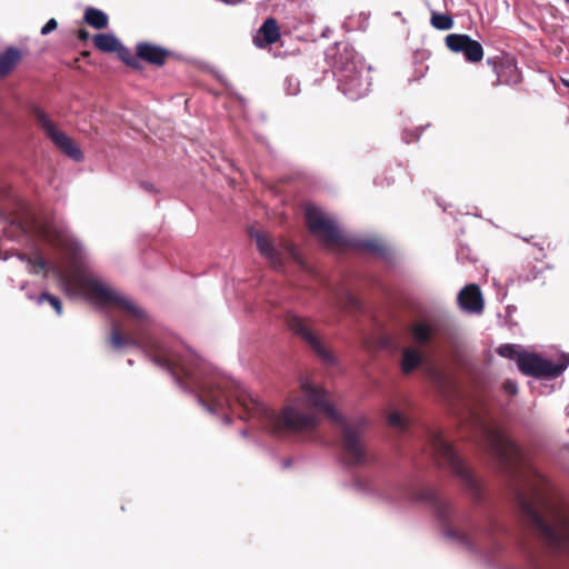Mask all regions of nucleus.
Segmentation results:
<instances>
[{
    "label": "nucleus",
    "instance_id": "obj_1",
    "mask_svg": "<svg viewBox=\"0 0 569 569\" xmlns=\"http://www.w3.org/2000/svg\"><path fill=\"white\" fill-rule=\"evenodd\" d=\"M38 233L59 252L61 261L49 264L36 254L26 260L29 271L49 269L69 296H83L102 307L119 309L122 319L110 325L112 348L141 349L157 366L168 370L183 390L197 391L199 402L210 413L222 416L226 423L231 421L230 412H234L240 419L258 420L274 435L310 432L318 427L322 412L338 425V411L327 391L307 378L300 381V395L278 415L234 379L207 373L194 355H181L160 337L153 319L141 306L89 269L84 248L66 227L47 221L39 226Z\"/></svg>",
    "mask_w": 569,
    "mask_h": 569
},
{
    "label": "nucleus",
    "instance_id": "obj_2",
    "mask_svg": "<svg viewBox=\"0 0 569 569\" xmlns=\"http://www.w3.org/2000/svg\"><path fill=\"white\" fill-rule=\"evenodd\" d=\"M546 480L529 467L523 476V488L517 490V502L531 527L551 547L569 552V515L552 505L543 493Z\"/></svg>",
    "mask_w": 569,
    "mask_h": 569
},
{
    "label": "nucleus",
    "instance_id": "obj_3",
    "mask_svg": "<svg viewBox=\"0 0 569 569\" xmlns=\"http://www.w3.org/2000/svg\"><path fill=\"white\" fill-rule=\"evenodd\" d=\"M370 66L347 43L337 44L335 72L339 90L349 99L358 100L370 89Z\"/></svg>",
    "mask_w": 569,
    "mask_h": 569
},
{
    "label": "nucleus",
    "instance_id": "obj_4",
    "mask_svg": "<svg viewBox=\"0 0 569 569\" xmlns=\"http://www.w3.org/2000/svg\"><path fill=\"white\" fill-rule=\"evenodd\" d=\"M501 357L517 362L519 370L533 377L556 378L569 366V353H561L558 362H552L535 353L525 352L519 346L502 345L498 348Z\"/></svg>",
    "mask_w": 569,
    "mask_h": 569
},
{
    "label": "nucleus",
    "instance_id": "obj_5",
    "mask_svg": "<svg viewBox=\"0 0 569 569\" xmlns=\"http://www.w3.org/2000/svg\"><path fill=\"white\" fill-rule=\"evenodd\" d=\"M428 445L430 453L437 459L446 462L452 472L457 475L465 486L476 496L480 495L478 480L472 472L458 457L452 446L438 431H430L428 435Z\"/></svg>",
    "mask_w": 569,
    "mask_h": 569
},
{
    "label": "nucleus",
    "instance_id": "obj_6",
    "mask_svg": "<svg viewBox=\"0 0 569 569\" xmlns=\"http://www.w3.org/2000/svg\"><path fill=\"white\" fill-rule=\"evenodd\" d=\"M482 431L489 452L506 468H513L523 462V453L507 435L477 420Z\"/></svg>",
    "mask_w": 569,
    "mask_h": 569
},
{
    "label": "nucleus",
    "instance_id": "obj_7",
    "mask_svg": "<svg viewBox=\"0 0 569 569\" xmlns=\"http://www.w3.org/2000/svg\"><path fill=\"white\" fill-rule=\"evenodd\" d=\"M306 221L312 234L326 244H341L346 241V237L336 220L320 208L312 204L308 206Z\"/></svg>",
    "mask_w": 569,
    "mask_h": 569
},
{
    "label": "nucleus",
    "instance_id": "obj_8",
    "mask_svg": "<svg viewBox=\"0 0 569 569\" xmlns=\"http://www.w3.org/2000/svg\"><path fill=\"white\" fill-rule=\"evenodd\" d=\"M34 118L52 143L73 161L83 160V153L72 138L61 131L41 109L34 110Z\"/></svg>",
    "mask_w": 569,
    "mask_h": 569
},
{
    "label": "nucleus",
    "instance_id": "obj_9",
    "mask_svg": "<svg viewBox=\"0 0 569 569\" xmlns=\"http://www.w3.org/2000/svg\"><path fill=\"white\" fill-rule=\"evenodd\" d=\"M289 329L299 336L326 365H335L333 355L323 346L320 338L312 330L310 320L291 315L287 320Z\"/></svg>",
    "mask_w": 569,
    "mask_h": 569
},
{
    "label": "nucleus",
    "instance_id": "obj_10",
    "mask_svg": "<svg viewBox=\"0 0 569 569\" xmlns=\"http://www.w3.org/2000/svg\"><path fill=\"white\" fill-rule=\"evenodd\" d=\"M447 47L457 53H463L467 61L476 63L482 60V46L467 34L451 33L446 37Z\"/></svg>",
    "mask_w": 569,
    "mask_h": 569
},
{
    "label": "nucleus",
    "instance_id": "obj_11",
    "mask_svg": "<svg viewBox=\"0 0 569 569\" xmlns=\"http://www.w3.org/2000/svg\"><path fill=\"white\" fill-rule=\"evenodd\" d=\"M460 308L468 313L479 315L483 310V299L477 284H468L458 295Z\"/></svg>",
    "mask_w": 569,
    "mask_h": 569
},
{
    "label": "nucleus",
    "instance_id": "obj_12",
    "mask_svg": "<svg viewBox=\"0 0 569 569\" xmlns=\"http://www.w3.org/2000/svg\"><path fill=\"white\" fill-rule=\"evenodd\" d=\"M280 32L278 23L273 18H268L262 26L258 29L253 43L258 48H264L278 41Z\"/></svg>",
    "mask_w": 569,
    "mask_h": 569
},
{
    "label": "nucleus",
    "instance_id": "obj_13",
    "mask_svg": "<svg viewBox=\"0 0 569 569\" xmlns=\"http://www.w3.org/2000/svg\"><path fill=\"white\" fill-rule=\"evenodd\" d=\"M169 52L159 46L141 42L137 46L138 58L152 64L162 66Z\"/></svg>",
    "mask_w": 569,
    "mask_h": 569
},
{
    "label": "nucleus",
    "instance_id": "obj_14",
    "mask_svg": "<svg viewBox=\"0 0 569 569\" xmlns=\"http://www.w3.org/2000/svg\"><path fill=\"white\" fill-rule=\"evenodd\" d=\"M254 238L261 254H263L274 268H279L281 266L280 249L266 234L256 233Z\"/></svg>",
    "mask_w": 569,
    "mask_h": 569
},
{
    "label": "nucleus",
    "instance_id": "obj_15",
    "mask_svg": "<svg viewBox=\"0 0 569 569\" xmlns=\"http://www.w3.org/2000/svg\"><path fill=\"white\" fill-rule=\"evenodd\" d=\"M436 332V323L432 320L416 322L410 330L411 337L417 345H427Z\"/></svg>",
    "mask_w": 569,
    "mask_h": 569
},
{
    "label": "nucleus",
    "instance_id": "obj_16",
    "mask_svg": "<svg viewBox=\"0 0 569 569\" xmlns=\"http://www.w3.org/2000/svg\"><path fill=\"white\" fill-rule=\"evenodd\" d=\"M93 43L97 49L103 52H116L123 50L126 54L129 52L123 48L118 38L111 33H99L93 38Z\"/></svg>",
    "mask_w": 569,
    "mask_h": 569
},
{
    "label": "nucleus",
    "instance_id": "obj_17",
    "mask_svg": "<svg viewBox=\"0 0 569 569\" xmlns=\"http://www.w3.org/2000/svg\"><path fill=\"white\" fill-rule=\"evenodd\" d=\"M328 307L331 309L336 308H358V300L346 289H339L332 292V296L328 300Z\"/></svg>",
    "mask_w": 569,
    "mask_h": 569
},
{
    "label": "nucleus",
    "instance_id": "obj_18",
    "mask_svg": "<svg viewBox=\"0 0 569 569\" xmlns=\"http://www.w3.org/2000/svg\"><path fill=\"white\" fill-rule=\"evenodd\" d=\"M422 352L413 347H407L402 350L401 370L405 373H410L418 368L422 362Z\"/></svg>",
    "mask_w": 569,
    "mask_h": 569
},
{
    "label": "nucleus",
    "instance_id": "obj_19",
    "mask_svg": "<svg viewBox=\"0 0 569 569\" xmlns=\"http://www.w3.org/2000/svg\"><path fill=\"white\" fill-rule=\"evenodd\" d=\"M443 535L448 539L466 549L473 548V537L469 531H466L465 529L446 527L443 529Z\"/></svg>",
    "mask_w": 569,
    "mask_h": 569
},
{
    "label": "nucleus",
    "instance_id": "obj_20",
    "mask_svg": "<svg viewBox=\"0 0 569 569\" xmlns=\"http://www.w3.org/2000/svg\"><path fill=\"white\" fill-rule=\"evenodd\" d=\"M21 59V53L16 48H9L0 54V78L7 76Z\"/></svg>",
    "mask_w": 569,
    "mask_h": 569
},
{
    "label": "nucleus",
    "instance_id": "obj_21",
    "mask_svg": "<svg viewBox=\"0 0 569 569\" xmlns=\"http://www.w3.org/2000/svg\"><path fill=\"white\" fill-rule=\"evenodd\" d=\"M84 20L89 26L96 29H103L108 26V16L96 8L86 9Z\"/></svg>",
    "mask_w": 569,
    "mask_h": 569
},
{
    "label": "nucleus",
    "instance_id": "obj_22",
    "mask_svg": "<svg viewBox=\"0 0 569 569\" xmlns=\"http://www.w3.org/2000/svg\"><path fill=\"white\" fill-rule=\"evenodd\" d=\"M431 26L438 30H450L453 27V20L450 16L445 13L433 12L431 16Z\"/></svg>",
    "mask_w": 569,
    "mask_h": 569
},
{
    "label": "nucleus",
    "instance_id": "obj_23",
    "mask_svg": "<svg viewBox=\"0 0 569 569\" xmlns=\"http://www.w3.org/2000/svg\"><path fill=\"white\" fill-rule=\"evenodd\" d=\"M387 421L390 427L396 428L399 431H405L408 423L406 417L397 410H390L387 412Z\"/></svg>",
    "mask_w": 569,
    "mask_h": 569
},
{
    "label": "nucleus",
    "instance_id": "obj_24",
    "mask_svg": "<svg viewBox=\"0 0 569 569\" xmlns=\"http://www.w3.org/2000/svg\"><path fill=\"white\" fill-rule=\"evenodd\" d=\"M426 499L433 501L436 510L442 520H446L449 511V505L439 499L435 493L428 492Z\"/></svg>",
    "mask_w": 569,
    "mask_h": 569
},
{
    "label": "nucleus",
    "instance_id": "obj_25",
    "mask_svg": "<svg viewBox=\"0 0 569 569\" xmlns=\"http://www.w3.org/2000/svg\"><path fill=\"white\" fill-rule=\"evenodd\" d=\"M44 301H48L59 316L62 315V303L59 298L51 296L47 292H43L40 296H38L37 302L41 305Z\"/></svg>",
    "mask_w": 569,
    "mask_h": 569
},
{
    "label": "nucleus",
    "instance_id": "obj_26",
    "mask_svg": "<svg viewBox=\"0 0 569 569\" xmlns=\"http://www.w3.org/2000/svg\"><path fill=\"white\" fill-rule=\"evenodd\" d=\"M287 94L295 96L299 92V81L293 77H287L284 81Z\"/></svg>",
    "mask_w": 569,
    "mask_h": 569
},
{
    "label": "nucleus",
    "instance_id": "obj_27",
    "mask_svg": "<svg viewBox=\"0 0 569 569\" xmlns=\"http://www.w3.org/2000/svg\"><path fill=\"white\" fill-rule=\"evenodd\" d=\"M57 27H58L57 20L52 18L42 27L41 34L47 36L51 31L56 30Z\"/></svg>",
    "mask_w": 569,
    "mask_h": 569
},
{
    "label": "nucleus",
    "instance_id": "obj_28",
    "mask_svg": "<svg viewBox=\"0 0 569 569\" xmlns=\"http://www.w3.org/2000/svg\"><path fill=\"white\" fill-rule=\"evenodd\" d=\"M503 388H505L506 392H508L510 395H516L518 391L517 383L513 381H510V380H508L503 383Z\"/></svg>",
    "mask_w": 569,
    "mask_h": 569
},
{
    "label": "nucleus",
    "instance_id": "obj_29",
    "mask_svg": "<svg viewBox=\"0 0 569 569\" xmlns=\"http://www.w3.org/2000/svg\"><path fill=\"white\" fill-rule=\"evenodd\" d=\"M418 138H419V134H417V133H410L409 134V132L407 130L403 132V136H402V139L407 143L412 142V141L417 140Z\"/></svg>",
    "mask_w": 569,
    "mask_h": 569
},
{
    "label": "nucleus",
    "instance_id": "obj_30",
    "mask_svg": "<svg viewBox=\"0 0 569 569\" xmlns=\"http://www.w3.org/2000/svg\"><path fill=\"white\" fill-rule=\"evenodd\" d=\"M283 250L288 251V253L291 254V256L295 254L293 248L291 246H289V244H286Z\"/></svg>",
    "mask_w": 569,
    "mask_h": 569
},
{
    "label": "nucleus",
    "instance_id": "obj_31",
    "mask_svg": "<svg viewBox=\"0 0 569 569\" xmlns=\"http://www.w3.org/2000/svg\"><path fill=\"white\" fill-rule=\"evenodd\" d=\"M121 57H122V59H123L124 61H127V63H128V64H132V62L134 61V58H131V60H129V59H127V58L124 57V54H122V53H121Z\"/></svg>",
    "mask_w": 569,
    "mask_h": 569
},
{
    "label": "nucleus",
    "instance_id": "obj_32",
    "mask_svg": "<svg viewBox=\"0 0 569 569\" xmlns=\"http://www.w3.org/2000/svg\"><path fill=\"white\" fill-rule=\"evenodd\" d=\"M565 87L569 88V79H561Z\"/></svg>",
    "mask_w": 569,
    "mask_h": 569
},
{
    "label": "nucleus",
    "instance_id": "obj_33",
    "mask_svg": "<svg viewBox=\"0 0 569 569\" xmlns=\"http://www.w3.org/2000/svg\"><path fill=\"white\" fill-rule=\"evenodd\" d=\"M366 247H367V248H370V249H372V250H377V249H378L376 246H373V244H371V243H367V244H366Z\"/></svg>",
    "mask_w": 569,
    "mask_h": 569
},
{
    "label": "nucleus",
    "instance_id": "obj_34",
    "mask_svg": "<svg viewBox=\"0 0 569 569\" xmlns=\"http://www.w3.org/2000/svg\"><path fill=\"white\" fill-rule=\"evenodd\" d=\"M80 36H81L82 38H87V32L81 31Z\"/></svg>",
    "mask_w": 569,
    "mask_h": 569
},
{
    "label": "nucleus",
    "instance_id": "obj_35",
    "mask_svg": "<svg viewBox=\"0 0 569 569\" xmlns=\"http://www.w3.org/2000/svg\"><path fill=\"white\" fill-rule=\"evenodd\" d=\"M144 188L148 189V190H151V186L150 184H144Z\"/></svg>",
    "mask_w": 569,
    "mask_h": 569
},
{
    "label": "nucleus",
    "instance_id": "obj_36",
    "mask_svg": "<svg viewBox=\"0 0 569 569\" xmlns=\"http://www.w3.org/2000/svg\"><path fill=\"white\" fill-rule=\"evenodd\" d=\"M519 81V76H517V79L513 81V83H518Z\"/></svg>",
    "mask_w": 569,
    "mask_h": 569
},
{
    "label": "nucleus",
    "instance_id": "obj_37",
    "mask_svg": "<svg viewBox=\"0 0 569 569\" xmlns=\"http://www.w3.org/2000/svg\"><path fill=\"white\" fill-rule=\"evenodd\" d=\"M566 2H568V3H569V0H566Z\"/></svg>",
    "mask_w": 569,
    "mask_h": 569
},
{
    "label": "nucleus",
    "instance_id": "obj_38",
    "mask_svg": "<svg viewBox=\"0 0 569 569\" xmlns=\"http://www.w3.org/2000/svg\"><path fill=\"white\" fill-rule=\"evenodd\" d=\"M567 415H569V410L567 411Z\"/></svg>",
    "mask_w": 569,
    "mask_h": 569
}]
</instances>
